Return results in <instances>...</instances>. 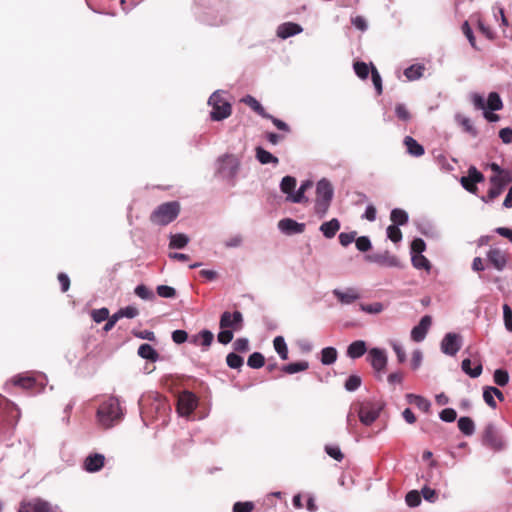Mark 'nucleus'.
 I'll use <instances>...</instances> for the list:
<instances>
[{
    "label": "nucleus",
    "mask_w": 512,
    "mask_h": 512,
    "mask_svg": "<svg viewBox=\"0 0 512 512\" xmlns=\"http://www.w3.org/2000/svg\"><path fill=\"white\" fill-rule=\"evenodd\" d=\"M302 31L303 28L300 24L295 22H285L277 27L276 35L281 39H287L300 34Z\"/></svg>",
    "instance_id": "nucleus-21"
},
{
    "label": "nucleus",
    "mask_w": 512,
    "mask_h": 512,
    "mask_svg": "<svg viewBox=\"0 0 512 512\" xmlns=\"http://www.w3.org/2000/svg\"><path fill=\"white\" fill-rule=\"evenodd\" d=\"M454 119L456 123L460 125L466 133L470 134L473 137H476L478 135V131L474 127L470 118L464 116L461 113H456Z\"/></svg>",
    "instance_id": "nucleus-33"
},
{
    "label": "nucleus",
    "mask_w": 512,
    "mask_h": 512,
    "mask_svg": "<svg viewBox=\"0 0 512 512\" xmlns=\"http://www.w3.org/2000/svg\"><path fill=\"white\" fill-rule=\"evenodd\" d=\"M421 501V494L418 490H411L405 496V502L411 508L418 507Z\"/></svg>",
    "instance_id": "nucleus-51"
},
{
    "label": "nucleus",
    "mask_w": 512,
    "mask_h": 512,
    "mask_svg": "<svg viewBox=\"0 0 512 512\" xmlns=\"http://www.w3.org/2000/svg\"><path fill=\"white\" fill-rule=\"evenodd\" d=\"M265 364L264 355L260 352H253L249 355L247 365L252 369H260Z\"/></svg>",
    "instance_id": "nucleus-47"
},
{
    "label": "nucleus",
    "mask_w": 512,
    "mask_h": 512,
    "mask_svg": "<svg viewBox=\"0 0 512 512\" xmlns=\"http://www.w3.org/2000/svg\"><path fill=\"white\" fill-rule=\"evenodd\" d=\"M226 94L223 90L214 91L207 104L212 108L210 111V118L212 121H223L228 118L232 113L231 103L223 97Z\"/></svg>",
    "instance_id": "nucleus-3"
},
{
    "label": "nucleus",
    "mask_w": 512,
    "mask_h": 512,
    "mask_svg": "<svg viewBox=\"0 0 512 512\" xmlns=\"http://www.w3.org/2000/svg\"><path fill=\"white\" fill-rule=\"evenodd\" d=\"M509 373L507 370L498 368L493 373V381L498 386H506L509 383Z\"/></svg>",
    "instance_id": "nucleus-48"
},
{
    "label": "nucleus",
    "mask_w": 512,
    "mask_h": 512,
    "mask_svg": "<svg viewBox=\"0 0 512 512\" xmlns=\"http://www.w3.org/2000/svg\"><path fill=\"white\" fill-rule=\"evenodd\" d=\"M216 165V174L225 180H234L240 169L239 160L230 154L219 157Z\"/></svg>",
    "instance_id": "nucleus-5"
},
{
    "label": "nucleus",
    "mask_w": 512,
    "mask_h": 512,
    "mask_svg": "<svg viewBox=\"0 0 512 512\" xmlns=\"http://www.w3.org/2000/svg\"><path fill=\"white\" fill-rule=\"evenodd\" d=\"M490 188L486 196H482L481 200L485 203H490L498 196L502 194L507 185L512 182V177L508 178H498V177H490Z\"/></svg>",
    "instance_id": "nucleus-11"
},
{
    "label": "nucleus",
    "mask_w": 512,
    "mask_h": 512,
    "mask_svg": "<svg viewBox=\"0 0 512 512\" xmlns=\"http://www.w3.org/2000/svg\"><path fill=\"white\" fill-rule=\"evenodd\" d=\"M387 237L394 243H398L402 240V232L396 225H389L386 229Z\"/></svg>",
    "instance_id": "nucleus-57"
},
{
    "label": "nucleus",
    "mask_w": 512,
    "mask_h": 512,
    "mask_svg": "<svg viewBox=\"0 0 512 512\" xmlns=\"http://www.w3.org/2000/svg\"><path fill=\"white\" fill-rule=\"evenodd\" d=\"M366 261L375 263L381 267L401 268L402 264L397 256L391 254L388 250L375 252L365 257Z\"/></svg>",
    "instance_id": "nucleus-9"
},
{
    "label": "nucleus",
    "mask_w": 512,
    "mask_h": 512,
    "mask_svg": "<svg viewBox=\"0 0 512 512\" xmlns=\"http://www.w3.org/2000/svg\"><path fill=\"white\" fill-rule=\"evenodd\" d=\"M471 364V359L465 358L461 362V369L465 374H467L471 378H478L482 374L483 366L481 363H478L477 365L474 366V368H472Z\"/></svg>",
    "instance_id": "nucleus-34"
},
{
    "label": "nucleus",
    "mask_w": 512,
    "mask_h": 512,
    "mask_svg": "<svg viewBox=\"0 0 512 512\" xmlns=\"http://www.w3.org/2000/svg\"><path fill=\"white\" fill-rule=\"evenodd\" d=\"M395 115L399 120H401L403 122H408L411 119V114H410L409 110L407 109L406 105L403 103L396 104Z\"/></svg>",
    "instance_id": "nucleus-55"
},
{
    "label": "nucleus",
    "mask_w": 512,
    "mask_h": 512,
    "mask_svg": "<svg viewBox=\"0 0 512 512\" xmlns=\"http://www.w3.org/2000/svg\"><path fill=\"white\" fill-rule=\"evenodd\" d=\"M241 101L247 106H249L255 113H257L262 118L267 116L266 110L255 97L251 95H246L241 99Z\"/></svg>",
    "instance_id": "nucleus-36"
},
{
    "label": "nucleus",
    "mask_w": 512,
    "mask_h": 512,
    "mask_svg": "<svg viewBox=\"0 0 512 512\" xmlns=\"http://www.w3.org/2000/svg\"><path fill=\"white\" fill-rule=\"evenodd\" d=\"M439 418L443 421V422H446V423H452L456 420L457 418V412L455 409L453 408H444L440 413H439Z\"/></svg>",
    "instance_id": "nucleus-63"
},
{
    "label": "nucleus",
    "mask_w": 512,
    "mask_h": 512,
    "mask_svg": "<svg viewBox=\"0 0 512 512\" xmlns=\"http://www.w3.org/2000/svg\"><path fill=\"white\" fill-rule=\"evenodd\" d=\"M325 452L334 460L341 461L344 458V455L337 445H325Z\"/></svg>",
    "instance_id": "nucleus-61"
},
{
    "label": "nucleus",
    "mask_w": 512,
    "mask_h": 512,
    "mask_svg": "<svg viewBox=\"0 0 512 512\" xmlns=\"http://www.w3.org/2000/svg\"><path fill=\"white\" fill-rule=\"evenodd\" d=\"M180 205L177 201L166 202L159 205L150 216L152 223L165 226L173 222L179 215Z\"/></svg>",
    "instance_id": "nucleus-4"
},
{
    "label": "nucleus",
    "mask_w": 512,
    "mask_h": 512,
    "mask_svg": "<svg viewBox=\"0 0 512 512\" xmlns=\"http://www.w3.org/2000/svg\"><path fill=\"white\" fill-rule=\"evenodd\" d=\"M367 360L376 371L384 370L388 362L386 351L378 347H373L369 350Z\"/></svg>",
    "instance_id": "nucleus-14"
},
{
    "label": "nucleus",
    "mask_w": 512,
    "mask_h": 512,
    "mask_svg": "<svg viewBox=\"0 0 512 512\" xmlns=\"http://www.w3.org/2000/svg\"><path fill=\"white\" fill-rule=\"evenodd\" d=\"M169 239L170 249H183L190 241L189 237L184 233L170 234Z\"/></svg>",
    "instance_id": "nucleus-35"
},
{
    "label": "nucleus",
    "mask_w": 512,
    "mask_h": 512,
    "mask_svg": "<svg viewBox=\"0 0 512 512\" xmlns=\"http://www.w3.org/2000/svg\"><path fill=\"white\" fill-rule=\"evenodd\" d=\"M489 262L498 270L502 271L506 264L507 259L505 254L498 248H492L487 252Z\"/></svg>",
    "instance_id": "nucleus-22"
},
{
    "label": "nucleus",
    "mask_w": 512,
    "mask_h": 512,
    "mask_svg": "<svg viewBox=\"0 0 512 512\" xmlns=\"http://www.w3.org/2000/svg\"><path fill=\"white\" fill-rule=\"evenodd\" d=\"M367 352V344L364 340H356L347 347L346 355L351 359H358Z\"/></svg>",
    "instance_id": "nucleus-25"
},
{
    "label": "nucleus",
    "mask_w": 512,
    "mask_h": 512,
    "mask_svg": "<svg viewBox=\"0 0 512 512\" xmlns=\"http://www.w3.org/2000/svg\"><path fill=\"white\" fill-rule=\"evenodd\" d=\"M309 368L308 361L302 360L297 362H291L282 366V371L287 374H295L298 372L305 371Z\"/></svg>",
    "instance_id": "nucleus-42"
},
{
    "label": "nucleus",
    "mask_w": 512,
    "mask_h": 512,
    "mask_svg": "<svg viewBox=\"0 0 512 512\" xmlns=\"http://www.w3.org/2000/svg\"><path fill=\"white\" fill-rule=\"evenodd\" d=\"M482 444L494 452H501L506 448V442L493 423H488L482 434Z\"/></svg>",
    "instance_id": "nucleus-7"
},
{
    "label": "nucleus",
    "mask_w": 512,
    "mask_h": 512,
    "mask_svg": "<svg viewBox=\"0 0 512 512\" xmlns=\"http://www.w3.org/2000/svg\"><path fill=\"white\" fill-rule=\"evenodd\" d=\"M426 250V243L422 238H414L410 245V254L411 255H419L423 254Z\"/></svg>",
    "instance_id": "nucleus-54"
},
{
    "label": "nucleus",
    "mask_w": 512,
    "mask_h": 512,
    "mask_svg": "<svg viewBox=\"0 0 512 512\" xmlns=\"http://www.w3.org/2000/svg\"><path fill=\"white\" fill-rule=\"evenodd\" d=\"M255 157L262 165L273 164L276 166L279 163V159L276 156L261 146L255 148Z\"/></svg>",
    "instance_id": "nucleus-29"
},
{
    "label": "nucleus",
    "mask_w": 512,
    "mask_h": 512,
    "mask_svg": "<svg viewBox=\"0 0 512 512\" xmlns=\"http://www.w3.org/2000/svg\"><path fill=\"white\" fill-rule=\"evenodd\" d=\"M124 415L125 410L120 404V399L111 395L100 403L96 419L101 427L109 429L121 422Z\"/></svg>",
    "instance_id": "nucleus-1"
},
{
    "label": "nucleus",
    "mask_w": 512,
    "mask_h": 512,
    "mask_svg": "<svg viewBox=\"0 0 512 512\" xmlns=\"http://www.w3.org/2000/svg\"><path fill=\"white\" fill-rule=\"evenodd\" d=\"M137 353L141 358L150 362H156L159 359V353L157 350L148 343L141 344Z\"/></svg>",
    "instance_id": "nucleus-32"
},
{
    "label": "nucleus",
    "mask_w": 512,
    "mask_h": 512,
    "mask_svg": "<svg viewBox=\"0 0 512 512\" xmlns=\"http://www.w3.org/2000/svg\"><path fill=\"white\" fill-rule=\"evenodd\" d=\"M411 263L415 269L425 270L428 273L432 268L431 262L423 254L411 255Z\"/></svg>",
    "instance_id": "nucleus-39"
},
{
    "label": "nucleus",
    "mask_w": 512,
    "mask_h": 512,
    "mask_svg": "<svg viewBox=\"0 0 512 512\" xmlns=\"http://www.w3.org/2000/svg\"><path fill=\"white\" fill-rule=\"evenodd\" d=\"M134 293L143 300H153L155 298L154 292L144 284L137 285Z\"/></svg>",
    "instance_id": "nucleus-50"
},
{
    "label": "nucleus",
    "mask_w": 512,
    "mask_h": 512,
    "mask_svg": "<svg viewBox=\"0 0 512 512\" xmlns=\"http://www.w3.org/2000/svg\"><path fill=\"white\" fill-rule=\"evenodd\" d=\"M403 143L407 149V153L413 157H420L425 153L423 145L418 143V141L411 136H405Z\"/></svg>",
    "instance_id": "nucleus-28"
},
{
    "label": "nucleus",
    "mask_w": 512,
    "mask_h": 512,
    "mask_svg": "<svg viewBox=\"0 0 512 512\" xmlns=\"http://www.w3.org/2000/svg\"><path fill=\"white\" fill-rule=\"evenodd\" d=\"M359 308L361 311L368 314H379L383 311L384 306L381 302H374L370 304L361 303Z\"/></svg>",
    "instance_id": "nucleus-52"
},
{
    "label": "nucleus",
    "mask_w": 512,
    "mask_h": 512,
    "mask_svg": "<svg viewBox=\"0 0 512 512\" xmlns=\"http://www.w3.org/2000/svg\"><path fill=\"white\" fill-rule=\"evenodd\" d=\"M353 69L355 71V74L360 79H366L370 72V67L368 66V64H366L365 62H362V61H356L353 64Z\"/></svg>",
    "instance_id": "nucleus-53"
},
{
    "label": "nucleus",
    "mask_w": 512,
    "mask_h": 512,
    "mask_svg": "<svg viewBox=\"0 0 512 512\" xmlns=\"http://www.w3.org/2000/svg\"><path fill=\"white\" fill-rule=\"evenodd\" d=\"M273 347L282 360L288 359V347L283 336H276L273 339Z\"/></svg>",
    "instance_id": "nucleus-43"
},
{
    "label": "nucleus",
    "mask_w": 512,
    "mask_h": 512,
    "mask_svg": "<svg viewBox=\"0 0 512 512\" xmlns=\"http://www.w3.org/2000/svg\"><path fill=\"white\" fill-rule=\"evenodd\" d=\"M254 508L252 501H238L233 504L232 512H252Z\"/></svg>",
    "instance_id": "nucleus-59"
},
{
    "label": "nucleus",
    "mask_w": 512,
    "mask_h": 512,
    "mask_svg": "<svg viewBox=\"0 0 512 512\" xmlns=\"http://www.w3.org/2000/svg\"><path fill=\"white\" fill-rule=\"evenodd\" d=\"M332 294L337 298V300L343 305H349L354 301L360 299L361 295L356 288L349 287L345 290L341 289H333Z\"/></svg>",
    "instance_id": "nucleus-20"
},
{
    "label": "nucleus",
    "mask_w": 512,
    "mask_h": 512,
    "mask_svg": "<svg viewBox=\"0 0 512 512\" xmlns=\"http://www.w3.org/2000/svg\"><path fill=\"white\" fill-rule=\"evenodd\" d=\"M425 67L421 64H413L404 70V75L410 81L418 80L422 77Z\"/></svg>",
    "instance_id": "nucleus-44"
},
{
    "label": "nucleus",
    "mask_w": 512,
    "mask_h": 512,
    "mask_svg": "<svg viewBox=\"0 0 512 512\" xmlns=\"http://www.w3.org/2000/svg\"><path fill=\"white\" fill-rule=\"evenodd\" d=\"M361 384V377L359 375L352 374L346 379L344 383V388L348 392H354L361 386Z\"/></svg>",
    "instance_id": "nucleus-49"
},
{
    "label": "nucleus",
    "mask_w": 512,
    "mask_h": 512,
    "mask_svg": "<svg viewBox=\"0 0 512 512\" xmlns=\"http://www.w3.org/2000/svg\"><path fill=\"white\" fill-rule=\"evenodd\" d=\"M419 232L425 237L432 240H439L441 238L440 230L431 222L425 221L418 226Z\"/></svg>",
    "instance_id": "nucleus-30"
},
{
    "label": "nucleus",
    "mask_w": 512,
    "mask_h": 512,
    "mask_svg": "<svg viewBox=\"0 0 512 512\" xmlns=\"http://www.w3.org/2000/svg\"><path fill=\"white\" fill-rule=\"evenodd\" d=\"M334 196L332 184L326 178H322L316 184V199L314 212L319 218L326 216Z\"/></svg>",
    "instance_id": "nucleus-2"
},
{
    "label": "nucleus",
    "mask_w": 512,
    "mask_h": 512,
    "mask_svg": "<svg viewBox=\"0 0 512 512\" xmlns=\"http://www.w3.org/2000/svg\"><path fill=\"white\" fill-rule=\"evenodd\" d=\"M297 180L294 176H284L279 184L280 191L286 195V201L291 203L290 195L296 193Z\"/></svg>",
    "instance_id": "nucleus-24"
},
{
    "label": "nucleus",
    "mask_w": 512,
    "mask_h": 512,
    "mask_svg": "<svg viewBox=\"0 0 512 512\" xmlns=\"http://www.w3.org/2000/svg\"><path fill=\"white\" fill-rule=\"evenodd\" d=\"M278 229L285 235L301 234L305 230V223L297 222L292 218H283L278 222Z\"/></svg>",
    "instance_id": "nucleus-16"
},
{
    "label": "nucleus",
    "mask_w": 512,
    "mask_h": 512,
    "mask_svg": "<svg viewBox=\"0 0 512 512\" xmlns=\"http://www.w3.org/2000/svg\"><path fill=\"white\" fill-rule=\"evenodd\" d=\"M462 347V336L456 332L446 333L441 342L440 350L447 356H455Z\"/></svg>",
    "instance_id": "nucleus-10"
},
{
    "label": "nucleus",
    "mask_w": 512,
    "mask_h": 512,
    "mask_svg": "<svg viewBox=\"0 0 512 512\" xmlns=\"http://www.w3.org/2000/svg\"><path fill=\"white\" fill-rule=\"evenodd\" d=\"M405 398L409 404L415 405L417 408H419L423 412H429L430 407H431V402L428 399L424 398L423 396L413 394V393H408V394H406Z\"/></svg>",
    "instance_id": "nucleus-31"
},
{
    "label": "nucleus",
    "mask_w": 512,
    "mask_h": 512,
    "mask_svg": "<svg viewBox=\"0 0 512 512\" xmlns=\"http://www.w3.org/2000/svg\"><path fill=\"white\" fill-rule=\"evenodd\" d=\"M471 102L475 109L482 110L483 111V117L491 123L499 121L500 117L499 115L495 114V111L487 110L485 99L483 95L479 93H472L470 95Z\"/></svg>",
    "instance_id": "nucleus-15"
},
{
    "label": "nucleus",
    "mask_w": 512,
    "mask_h": 512,
    "mask_svg": "<svg viewBox=\"0 0 512 512\" xmlns=\"http://www.w3.org/2000/svg\"><path fill=\"white\" fill-rule=\"evenodd\" d=\"M91 316L96 323H101L106 321V319L109 317V310L106 307L94 309L92 310Z\"/></svg>",
    "instance_id": "nucleus-64"
},
{
    "label": "nucleus",
    "mask_w": 512,
    "mask_h": 512,
    "mask_svg": "<svg viewBox=\"0 0 512 512\" xmlns=\"http://www.w3.org/2000/svg\"><path fill=\"white\" fill-rule=\"evenodd\" d=\"M226 364L231 369L240 370L244 364V358L235 352H230L226 356Z\"/></svg>",
    "instance_id": "nucleus-46"
},
{
    "label": "nucleus",
    "mask_w": 512,
    "mask_h": 512,
    "mask_svg": "<svg viewBox=\"0 0 512 512\" xmlns=\"http://www.w3.org/2000/svg\"><path fill=\"white\" fill-rule=\"evenodd\" d=\"M313 186V182L309 179L301 182L299 188L296 190L295 194L290 195L291 203H305L308 201V198L305 196V192Z\"/></svg>",
    "instance_id": "nucleus-27"
},
{
    "label": "nucleus",
    "mask_w": 512,
    "mask_h": 512,
    "mask_svg": "<svg viewBox=\"0 0 512 512\" xmlns=\"http://www.w3.org/2000/svg\"><path fill=\"white\" fill-rule=\"evenodd\" d=\"M338 357L337 349L334 347H325L321 350V363L323 365H332Z\"/></svg>",
    "instance_id": "nucleus-40"
},
{
    "label": "nucleus",
    "mask_w": 512,
    "mask_h": 512,
    "mask_svg": "<svg viewBox=\"0 0 512 512\" xmlns=\"http://www.w3.org/2000/svg\"><path fill=\"white\" fill-rule=\"evenodd\" d=\"M484 179V175L475 166H470L467 175L461 177L460 183L466 191L475 194L478 190L477 184Z\"/></svg>",
    "instance_id": "nucleus-13"
},
{
    "label": "nucleus",
    "mask_w": 512,
    "mask_h": 512,
    "mask_svg": "<svg viewBox=\"0 0 512 512\" xmlns=\"http://www.w3.org/2000/svg\"><path fill=\"white\" fill-rule=\"evenodd\" d=\"M502 309L505 328L507 331L512 332V308L505 303Z\"/></svg>",
    "instance_id": "nucleus-62"
},
{
    "label": "nucleus",
    "mask_w": 512,
    "mask_h": 512,
    "mask_svg": "<svg viewBox=\"0 0 512 512\" xmlns=\"http://www.w3.org/2000/svg\"><path fill=\"white\" fill-rule=\"evenodd\" d=\"M384 406L385 403L380 400L365 401L358 409L359 420L363 425H371L377 420Z\"/></svg>",
    "instance_id": "nucleus-6"
},
{
    "label": "nucleus",
    "mask_w": 512,
    "mask_h": 512,
    "mask_svg": "<svg viewBox=\"0 0 512 512\" xmlns=\"http://www.w3.org/2000/svg\"><path fill=\"white\" fill-rule=\"evenodd\" d=\"M198 406V398L190 391H185L177 398V413L181 417H189Z\"/></svg>",
    "instance_id": "nucleus-8"
},
{
    "label": "nucleus",
    "mask_w": 512,
    "mask_h": 512,
    "mask_svg": "<svg viewBox=\"0 0 512 512\" xmlns=\"http://www.w3.org/2000/svg\"><path fill=\"white\" fill-rule=\"evenodd\" d=\"M356 248L360 252H367L372 248L371 240L368 236H360L357 239L355 238Z\"/></svg>",
    "instance_id": "nucleus-60"
},
{
    "label": "nucleus",
    "mask_w": 512,
    "mask_h": 512,
    "mask_svg": "<svg viewBox=\"0 0 512 512\" xmlns=\"http://www.w3.org/2000/svg\"><path fill=\"white\" fill-rule=\"evenodd\" d=\"M340 227V221L337 218H332L329 221L323 222L320 225L319 230L322 232L324 237L331 239L336 235Z\"/></svg>",
    "instance_id": "nucleus-26"
},
{
    "label": "nucleus",
    "mask_w": 512,
    "mask_h": 512,
    "mask_svg": "<svg viewBox=\"0 0 512 512\" xmlns=\"http://www.w3.org/2000/svg\"><path fill=\"white\" fill-rule=\"evenodd\" d=\"M390 219L393 223L392 225H396L399 227V226H403V225L407 224V222L409 220V215L403 209L394 208L391 210Z\"/></svg>",
    "instance_id": "nucleus-38"
},
{
    "label": "nucleus",
    "mask_w": 512,
    "mask_h": 512,
    "mask_svg": "<svg viewBox=\"0 0 512 512\" xmlns=\"http://www.w3.org/2000/svg\"><path fill=\"white\" fill-rule=\"evenodd\" d=\"M243 315L240 311L236 310L233 313L224 311L219 320L220 329H230L232 331H239L243 327Z\"/></svg>",
    "instance_id": "nucleus-12"
},
{
    "label": "nucleus",
    "mask_w": 512,
    "mask_h": 512,
    "mask_svg": "<svg viewBox=\"0 0 512 512\" xmlns=\"http://www.w3.org/2000/svg\"><path fill=\"white\" fill-rule=\"evenodd\" d=\"M432 324V317L430 315H424L419 323L415 325L411 330V339L414 342H422Z\"/></svg>",
    "instance_id": "nucleus-17"
},
{
    "label": "nucleus",
    "mask_w": 512,
    "mask_h": 512,
    "mask_svg": "<svg viewBox=\"0 0 512 512\" xmlns=\"http://www.w3.org/2000/svg\"><path fill=\"white\" fill-rule=\"evenodd\" d=\"M13 384L16 386H20L25 389H33L36 381L33 377L28 375H18L13 378Z\"/></svg>",
    "instance_id": "nucleus-45"
},
{
    "label": "nucleus",
    "mask_w": 512,
    "mask_h": 512,
    "mask_svg": "<svg viewBox=\"0 0 512 512\" xmlns=\"http://www.w3.org/2000/svg\"><path fill=\"white\" fill-rule=\"evenodd\" d=\"M213 339V333L208 329H203L199 333L190 336L189 342L196 346L202 345L203 347H209Z\"/></svg>",
    "instance_id": "nucleus-23"
},
{
    "label": "nucleus",
    "mask_w": 512,
    "mask_h": 512,
    "mask_svg": "<svg viewBox=\"0 0 512 512\" xmlns=\"http://www.w3.org/2000/svg\"><path fill=\"white\" fill-rule=\"evenodd\" d=\"M458 428L465 436H471L475 432V423L472 418L462 416L458 419Z\"/></svg>",
    "instance_id": "nucleus-37"
},
{
    "label": "nucleus",
    "mask_w": 512,
    "mask_h": 512,
    "mask_svg": "<svg viewBox=\"0 0 512 512\" xmlns=\"http://www.w3.org/2000/svg\"><path fill=\"white\" fill-rule=\"evenodd\" d=\"M157 295L162 298L171 299L176 296V290L172 286L158 285L156 288Z\"/></svg>",
    "instance_id": "nucleus-58"
},
{
    "label": "nucleus",
    "mask_w": 512,
    "mask_h": 512,
    "mask_svg": "<svg viewBox=\"0 0 512 512\" xmlns=\"http://www.w3.org/2000/svg\"><path fill=\"white\" fill-rule=\"evenodd\" d=\"M18 512H53L47 501L36 498L28 502H22Z\"/></svg>",
    "instance_id": "nucleus-18"
},
{
    "label": "nucleus",
    "mask_w": 512,
    "mask_h": 512,
    "mask_svg": "<svg viewBox=\"0 0 512 512\" xmlns=\"http://www.w3.org/2000/svg\"><path fill=\"white\" fill-rule=\"evenodd\" d=\"M104 464L105 456L103 454L91 453L85 458L83 462V468L89 473H96L104 467Z\"/></svg>",
    "instance_id": "nucleus-19"
},
{
    "label": "nucleus",
    "mask_w": 512,
    "mask_h": 512,
    "mask_svg": "<svg viewBox=\"0 0 512 512\" xmlns=\"http://www.w3.org/2000/svg\"><path fill=\"white\" fill-rule=\"evenodd\" d=\"M489 167L493 172V175L491 177H498V178L512 177V172L510 170L502 168L500 165H498L495 162L490 163Z\"/></svg>",
    "instance_id": "nucleus-56"
},
{
    "label": "nucleus",
    "mask_w": 512,
    "mask_h": 512,
    "mask_svg": "<svg viewBox=\"0 0 512 512\" xmlns=\"http://www.w3.org/2000/svg\"><path fill=\"white\" fill-rule=\"evenodd\" d=\"M485 104L486 109L491 111H499L503 108V101L497 92H490Z\"/></svg>",
    "instance_id": "nucleus-41"
}]
</instances>
